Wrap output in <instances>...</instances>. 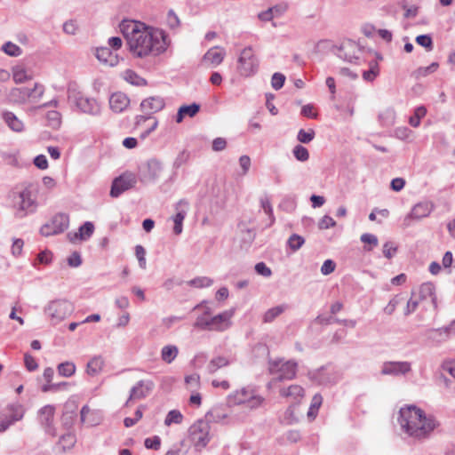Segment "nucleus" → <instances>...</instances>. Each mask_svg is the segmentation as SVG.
Returning a JSON list of instances; mask_svg holds the SVG:
<instances>
[{"label":"nucleus","mask_w":455,"mask_h":455,"mask_svg":"<svg viewBox=\"0 0 455 455\" xmlns=\"http://www.w3.org/2000/svg\"><path fill=\"white\" fill-rule=\"evenodd\" d=\"M254 388L244 387L228 395V403L233 405L245 404L250 395H252Z\"/></svg>","instance_id":"nucleus-24"},{"label":"nucleus","mask_w":455,"mask_h":455,"mask_svg":"<svg viewBox=\"0 0 455 455\" xmlns=\"http://www.w3.org/2000/svg\"><path fill=\"white\" fill-rule=\"evenodd\" d=\"M411 371V363L406 361L385 362L381 368L382 375L404 376Z\"/></svg>","instance_id":"nucleus-17"},{"label":"nucleus","mask_w":455,"mask_h":455,"mask_svg":"<svg viewBox=\"0 0 455 455\" xmlns=\"http://www.w3.org/2000/svg\"><path fill=\"white\" fill-rule=\"evenodd\" d=\"M238 71L241 76H251L256 74L259 68V60L251 46L245 47L238 58Z\"/></svg>","instance_id":"nucleus-8"},{"label":"nucleus","mask_w":455,"mask_h":455,"mask_svg":"<svg viewBox=\"0 0 455 455\" xmlns=\"http://www.w3.org/2000/svg\"><path fill=\"white\" fill-rule=\"evenodd\" d=\"M69 224V218L65 213H57L52 220L43 225L40 228V234L44 236H51L64 232Z\"/></svg>","instance_id":"nucleus-10"},{"label":"nucleus","mask_w":455,"mask_h":455,"mask_svg":"<svg viewBox=\"0 0 455 455\" xmlns=\"http://www.w3.org/2000/svg\"><path fill=\"white\" fill-rule=\"evenodd\" d=\"M200 110V105L197 103H192L190 105H183L178 109L176 115V122L181 123L186 116L189 117L195 116Z\"/></svg>","instance_id":"nucleus-32"},{"label":"nucleus","mask_w":455,"mask_h":455,"mask_svg":"<svg viewBox=\"0 0 455 455\" xmlns=\"http://www.w3.org/2000/svg\"><path fill=\"white\" fill-rule=\"evenodd\" d=\"M37 195V187L33 183L17 186L11 192L10 198L15 210V218L21 220L37 212L39 207Z\"/></svg>","instance_id":"nucleus-3"},{"label":"nucleus","mask_w":455,"mask_h":455,"mask_svg":"<svg viewBox=\"0 0 455 455\" xmlns=\"http://www.w3.org/2000/svg\"><path fill=\"white\" fill-rule=\"evenodd\" d=\"M24 246V242L20 238L13 239L12 245L11 248V252L14 257H20L22 253V249Z\"/></svg>","instance_id":"nucleus-64"},{"label":"nucleus","mask_w":455,"mask_h":455,"mask_svg":"<svg viewBox=\"0 0 455 455\" xmlns=\"http://www.w3.org/2000/svg\"><path fill=\"white\" fill-rule=\"evenodd\" d=\"M76 364L73 362L66 361L57 366V371L60 376L69 378L76 373Z\"/></svg>","instance_id":"nucleus-41"},{"label":"nucleus","mask_w":455,"mask_h":455,"mask_svg":"<svg viewBox=\"0 0 455 455\" xmlns=\"http://www.w3.org/2000/svg\"><path fill=\"white\" fill-rule=\"evenodd\" d=\"M48 125L52 128H59L60 125V114L56 110L49 111L46 115Z\"/></svg>","instance_id":"nucleus-53"},{"label":"nucleus","mask_w":455,"mask_h":455,"mask_svg":"<svg viewBox=\"0 0 455 455\" xmlns=\"http://www.w3.org/2000/svg\"><path fill=\"white\" fill-rule=\"evenodd\" d=\"M308 378L319 385L328 386L337 383L340 379V374L331 367H321L318 370L309 371Z\"/></svg>","instance_id":"nucleus-12"},{"label":"nucleus","mask_w":455,"mask_h":455,"mask_svg":"<svg viewBox=\"0 0 455 455\" xmlns=\"http://www.w3.org/2000/svg\"><path fill=\"white\" fill-rule=\"evenodd\" d=\"M119 28L127 41L129 51L136 58L157 56L167 48L166 35L163 30L133 20H124Z\"/></svg>","instance_id":"nucleus-1"},{"label":"nucleus","mask_w":455,"mask_h":455,"mask_svg":"<svg viewBox=\"0 0 455 455\" xmlns=\"http://www.w3.org/2000/svg\"><path fill=\"white\" fill-rule=\"evenodd\" d=\"M165 107L164 99L161 96H151L144 99L140 103L141 110L147 115H153Z\"/></svg>","instance_id":"nucleus-22"},{"label":"nucleus","mask_w":455,"mask_h":455,"mask_svg":"<svg viewBox=\"0 0 455 455\" xmlns=\"http://www.w3.org/2000/svg\"><path fill=\"white\" fill-rule=\"evenodd\" d=\"M210 318L208 315L202 314L196 318L194 327L209 331Z\"/></svg>","instance_id":"nucleus-59"},{"label":"nucleus","mask_w":455,"mask_h":455,"mask_svg":"<svg viewBox=\"0 0 455 455\" xmlns=\"http://www.w3.org/2000/svg\"><path fill=\"white\" fill-rule=\"evenodd\" d=\"M2 50L5 54L12 57H18L20 56L22 53L21 48L12 42H6L5 44H4L2 46Z\"/></svg>","instance_id":"nucleus-48"},{"label":"nucleus","mask_w":455,"mask_h":455,"mask_svg":"<svg viewBox=\"0 0 455 455\" xmlns=\"http://www.w3.org/2000/svg\"><path fill=\"white\" fill-rule=\"evenodd\" d=\"M135 255L139 261V265L141 268H146V251L142 245H136L135 246Z\"/></svg>","instance_id":"nucleus-60"},{"label":"nucleus","mask_w":455,"mask_h":455,"mask_svg":"<svg viewBox=\"0 0 455 455\" xmlns=\"http://www.w3.org/2000/svg\"><path fill=\"white\" fill-rule=\"evenodd\" d=\"M74 310L72 303L67 299H54L44 307V313L51 318L54 324L60 323Z\"/></svg>","instance_id":"nucleus-7"},{"label":"nucleus","mask_w":455,"mask_h":455,"mask_svg":"<svg viewBox=\"0 0 455 455\" xmlns=\"http://www.w3.org/2000/svg\"><path fill=\"white\" fill-rule=\"evenodd\" d=\"M25 410L23 406L18 403H11L1 413L0 433L5 432L15 422L23 419Z\"/></svg>","instance_id":"nucleus-9"},{"label":"nucleus","mask_w":455,"mask_h":455,"mask_svg":"<svg viewBox=\"0 0 455 455\" xmlns=\"http://www.w3.org/2000/svg\"><path fill=\"white\" fill-rule=\"evenodd\" d=\"M279 394L282 397L291 398L295 403H299L305 395V390L301 386L293 384L288 387L281 388Z\"/></svg>","instance_id":"nucleus-27"},{"label":"nucleus","mask_w":455,"mask_h":455,"mask_svg":"<svg viewBox=\"0 0 455 455\" xmlns=\"http://www.w3.org/2000/svg\"><path fill=\"white\" fill-rule=\"evenodd\" d=\"M316 321L321 324H331L333 323L343 324L351 328L355 327L356 321L352 319H339L333 318L331 316L324 317V316H317Z\"/></svg>","instance_id":"nucleus-38"},{"label":"nucleus","mask_w":455,"mask_h":455,"mask_svg":"<svg viewBox=\"0 0 455 455\" xmlns=\"http://www.w3.org/2000/svg\"><path fill=\"white\" fill-rule=\"evenodd\" d=\"M104 366V360L101 356L92 357L86 365V372L88 375L95 376L99 374Z\"/></svg>","instance_id":"nucleus-33"},{"label":"nucleus","mask_w":455,"mask_h":455,"mask_svg":"<svg viewBox=\"0 0 455 455\" xmlns=\"http://www.w3.org/2000/svg\"><path fill=\"white\" fill-rule=\"evenodd\" d=\"M162 164L156 159H150L140 171V180L143 183L155 182L160 176Z\"/></svg>","instance_id":"nucleus-16"},{"label":"nucleus","mask_w":455,"mask_h":455,"mask_svg":"<svg viewBox=\"0 0 455 455\" xmlns=\"http://www.w3.org/2000/svg\"><path fill=\"white\" fill-rule=\"evenodd\" d=\"M68 100L81 113L90 116H99L100 114L101 107L97 100L88 97L81 92L69 90Z\"/></svg>","instance_id":"nucleus-6"},{"label":"nucleus","mask_w":455,"mask_h":455,"mask_svg":"<svg viewBox=\"0 0 455 455\" xmlns=\"http://www.w3.org/2000/svg\"><path fill=\"white\" fill-rule=\"evenodd\" d=\"M183 419V415L178 410H172L165 417L164 424L171 426L172 424H180Z\"/></svg>","instance_id":"nucleus-49"},{"label":"nucleus","mask_w":455,"mask_h":455,"mask_svg":"<svg viewBox=\"0 0 455 455\" xmlns=\"http://www.w3.org/2000/svg\"><path fill=\"white\" fill-rule=\"evenodd\" d=\"M398 422L409 436L418 440L428 438L440 425L434 415L425 413L415 405L402 407L399 411Z\"/></svg>","instance_id":"nucleus-2"},{"label":"nucleus","mask_w":455,"mask_h":455,"mask_svg":"<svg viewBox=\"0 0 455 455\" xmlns=\"http://www.w3.org/2000/svg\"><path fill=\"white\" fill-rule=\"evenodd\" d=\"M44 92V85L36 83L32 88L27 87L28 102L36 103L43 96Z\"/></svg>","instance_id":"nucleus-37"},{"label":"nucleus","mask_w":455,"mask_h":455,"mask_svg":"<svg viewBox=\"0 0 455 455\" xmlns=\"http://www.w3.org/2000/svg\"><path fill=\"white\" fill-rule=\"evenodd\" d=\"M416 42L420 46L426 48L428 51L433 49V40L429 35H419L416 37Z\"/></svg>","instance_id":"nucleus-58"},{"label":"nucleus","mask_w":455,"mask_h":455,"mask_svg":"<svg viewBox=\"0 0 455 455\" xmlns=\"http://www.w3.org/2000/svg\"><path fill=\"white\" fill-rule=\"evenodd\" d=\"M123 77L126 82L135 86H143L147 84L146 79L131 69L125 70L124 72Z\"/></svg>","instance_id":"nucleus-40"},{"label":"nucleus","mask_w":455,"mask_h":455,"mask_svg":"<svg viewBox=\"0 0 455 455\" xmlns=\"http://www.w3.org/2000/svg\"><path fill=\"white\" fill-rule=\"evenodd\" d=\"M93 232V223L86 221L79 228L78 234H76V236H78L81 240L86 241L92 235Z\"/></svg>","instance_id":"nucleus-42"},{"label":"nucleus","mask_w":455,"mask_h":455,"mask_svg":"<svg viewBox=\"0 0 455 455\" xmlns=\"http://www.w3.org/2000/svg\"><path fill=\"white\" fill-rule=\"evenodd\" d=\"M144 445L147 449L157 451L160 449L161 446V439L157 435L146 438L144 441Z\"/></svg>","instance_id":"nucleus-61"},{"label":"nucleus","mask_w":455,"mask_h":455,"mask_svg":"<svg viewBox=\"0 0 455 455\" xmlns=\"http://www.w3.org/2000/svg\"><path fill=\"white\" fill-rule=\"evenodd\" d=\"M323 403V397L320 394H315L311 401L309 410L307 411V417L309 419H315L318 413V410Z\"/></svg>","instance_id":"nucleus-44"},{"label":"nucleus","mask_w":455,"mask_h":455,"mask_svg":"<svg viewBox=\"0 0 455 455\" xmlns=\"http://www.w3.org/2000/svg\"><path fill=\"white\" fill-rule=\"evenodd\" d=\"M188 439L196 452H202L212 440L211 426L204 419H198L188 430Z\"/></svg>","instance_id":"nucleus-4"},{"label":"nucleus","mask_w":455,"mask_h":455,"mask_svg":"<svg viewBox=\"0 0 455 455\" xmlns=\"http://www.w3.org/2000/svg\"><path fill=\"white\" fill-rule=\"evenodd\" d=\"M234 310H225L210 318L209 331H224L228 330L232 323L231 318L234 315Z\"/></svg>","instance_id":"nucleus-18"},{"label":"nucleus","mask_w":455,"mask_h":455,"mask_svg":"<svg viewBox=\"0 0 455 455\" xmlns=\"http://www.w3.org/2000/svg\"><path fill=\"white\" fill-rule=\"evenodd\" d=\"M71 387V384L67 381L59 383H45L42 386L41 390L44 393H57L60 391H67Z\"/></svg>","instance_id":"nucleus-39"},{"label":"nucleus","mask_w":455,"mask_h":455,"mask_svg":"<svg viewBox=\"0 0 455 455\" xmlns=\"http://www.w3.org/2000/svg\"><path fill=\"white\" fill-rule=\"evenodd\" d=\"M267 364L269 373L274 376L273 382L292 380L296 378L298 371V363L295 360L270 358L267 362Z\"/></svg>","instance_id":"nucleus-5"},{"label":"nucleus","mask_w":455,"mask_h":455,"mask_svg":"<svg viewBox=\"0 0 455 455\" xmlns=\"http://www.w3.org/2000/svg\"><path fill=\"white\" fill-rule=\"evenodd\" d=\"M231 361L223 355L214 356L210 360L206 366V372L208 374H214L218 370L228 366Z\"/></svg>","instance_id":"nucleus-31"},{"label":"nucleus","mask_w":455,"mask_h":455,"mask_svg":"<svg viewBox=\"0 0 455 455\" xmlns=\"http://www.w3.org/2000/svg\"><path fill=\"white\" fill-rule=\"evenodd\" d=\"M12 76H13V80L17 84H21V83L25 82L28 78V76H27L26 70L23 68H20V67H16L13 69Z\"/></svg>","instance_id":"nucleus-62"},{"label":"nucleus","mask_w":455,"mask_h":455,"mask_svg":"<svg viewBox=\"0 0 455 455\" xmlns=\"http://www.w3.org/2000/svg\"><path fill=\"white\" fill-rule=\"evenodd\" d=\"M136 177L132 173H124L116 178L111 186L110 196L112 197H118L124 191L132 188L136 184Z\"/></svg>","instance_id":"nucleus-14"},{"label":"nucleus","mask_w":455,"mask_h":455,"mask_svg":"<svg viewBox=\"0 0 455 455\" xmlns=\"http://www.w3.org/2000/svg\"><path fill=\"white\" fill-rule=\"evenodd\" d=\"M293 155H294V157L298 160V161H300V162H305V161H307L308 158H309V153H308V150L301 146V145H297L293 148Z\"/></svg>","instance_id":"nucleus-55"},{"label":"nucleus","mask_w":455,"mask_h":455,"mask_svg":"<svg viewBox=\"0 0 455 455\" xmlns=\"http://www.w3.org/2000/svg\"><path fill=\"white\" fill-rule=\"evenodd\" d=\"M288 306L285 304L278 305L267 309L263 315L264 323H272L276 317L283 314Z\"/></svg>","instance_id":"nucleus-35"},{"label":"nucleus","mask_w":455,"mask_h":455,"mask_svg":"<svg viewBox=\"0 0 455 455\" xmlns=\"http://www.w3.org/2000/svg\"><path fill=\"white\" fill-rule=\"evenodd\" d=\"M379 67L377 63H371L370 69L363 72V78L367 82H372L379 75Z\"/></svg>","instance_id":"nucleus-56"},{"label":"nucleus","mask_w":455,"mask_h":455,"mask_svg":"<svg viewBox=\"0 0 455 455\" xmlns=\"http://www.w3.org/2000/svg\"><path fill=\"white\" fill-rule=\"evenodd\" d=\"M427 114V109L425 107L420 106L418 107L415 111L414 115L410 117L409 123L412 127H418L420 124V119L424 117Z\"/></svg>","instance_id":"nucleus-50"},{"label":"nucleus","mask_w":455,"mask_h":455,"mask_svg":"<svg viewBox=\"0 0 455 455\" xmlns=\"http://www.w3.org/2000/svg\"><path fill=\"white\" fill-rule=\"evenodd\" d=\"M179 354V348L175 345H166L161 349V359L166 363H172Z\"/></svg>","instance_id":"nucleus-34"},{"label":"nucleus","mask_w":455,"mask_h":455,"mask_svg":"<svg viewBox=\"0 0 455 455\" xmlns=\"http://www.w3.org/2000/svg\"><path fill=\"white\" fill-rule=\"evenodd\" d=\"M265 399L261 395H258L256 390L252 392V395H250L249 400L246 402L248 408L253 410L260 407L264 403Z\"/></svg>","instance_id":"nucleus-52"},{"label":"nucleus","mask_w":455,"mask_h":455,"mask_svg":"<svg viewBox=\"0 0 455 455\" xmlns=\"http://www.w3.org/2000/svg\"><path fill=\"white\" fill-rule=\"evenodd\" d=\"M418 296L420 301L428 298L431 299L434 307H437V299L434 283L429 282L422 283L419 288Z\"/></svg>","instance_id":"nucleus-29"},{"label":"nucleus","mask_w":455,"mask_h":455,"mask_svg":"<svg viewBox=\"0 0 455 455\" xmlns=\"http://www.w3.org/2000/svg\"><path fill=\"white\" fill-rule=\"evenodd\" d=\"M55 406L47 404L43 406L37 413V419L44 433L50 436L57 435V429L54 426Z\"/></svg>","instance_id":"nucleus-11"},{"label":"nucleus","mask_w":455,"mask_h":455,"mask_svg":"<svg viewBox=\"0 0 455 455\" xmlns=\"http://www.w3.org/2000/svg\"><path fill=\"white\" fill-rule=\"evenodd\" d=\"M96 58L102 63L116 66L118 63L117 55L108 46L96 49Z\"/></svg>","instance_id":"nucleus-26"},{"label":"nucleus","mask_w":455,"mask_h":455,"mask_svg":"<svg viewBox=\"0 0 455 455\" xmlns=\"http://www.w3.org/2000/svg\"><path fill=\"white\" fill-rule=\"evenodd\" d=\"M155 384L150 379H141L138 381L130 390V395L125 405L131 401H137L146 398L154 389Z\"/></svg>","instance_id":"nucleus-15"},{"label":"nucleus","mask_w":455,"mask_h":455,"mask_svg":"<svg viewBox=\"0 0 455 455\" xmlns=\"http://www.w3.org/2000/svg\"><path fill=\"white\" fill-rule=\"evenodd\" d=\"M285 82L284 75L281 73H275L271 78V85L275 90L281 89Z\"/></svg>","instance_id":"nucleus-63"},{"label":"nucleus","mask_w":455,"mask_h":455,"mask_svg":"<svg viewBox=\"0 0 455 455\" xmlns=\"http://www.w3.org/2000/svg\"><path fill=\"white\" fill-rule=\"evenodd\" d=\"M3 119L5 124L15 132H21L24 130L23 122L19 119L12 112L5 111L3 113Z\"/></svg>","instance_id":"nucleus-30"},{"label":"nucleus","mask_w":455,"mask_h":455,"mask_svg":"<svg viewBox=\"0 0 455 455\" xmlns=\"http://www.w3.org/2000/svg\"><path fill=\"white\" fill-rule=\"evenodd\" d=\"M360 239L362 243L369 245L364 246V250L368 251H371L373 247H376L379 244L378 237L373 234L364 233L361 235Z\"/></svg>","instance_id":"nucleus-47"},{"label":"nucleus","mask_w":455,"mask_h":455,"mask_svg":"<svg viewBox=\"0 0 455 455\" xmlns=\"http://www.w3.org/2000/svg\"><path fill=\"white\" fill-rule=\"evenodd\" d=\"M260 207L264 211V212L268 216L269 218V224L268 226H272L275 222V216L273 212V207L270 203V200L267 196H263L259 200Z\"/></svg>","instance_id":"nucleus-45"},{"label":"nucleus","mask_w":455,"mask_h":455,"mask_svg":"<svg viewBox=\"0 0 455 455\" xmlns=\"http://www.w3.org/2000/svg\"><path fill=\"white\" fill-rule=\"evenodd\" d=\"M415 296H416V292L412 291L411 297L408 300L407 305H406V308L404 311L405 315H409L412 314L417 309L420 300L418 298H415Z\"/></svg>","instance_id":"nucleus-57"},{"label":"nucleus","mask_w":455,"mask_h":455,"mask_svg":"<svg viewBox=\"0 0 455 455\" xmlns=\"http://www.w3.org/2000/svg\"><path fill=\"white\" fill-rule=\"evenodd\" d=\"M130 104L129 98L123 92L113 93L109 98L110 108L116 113L123 112Z\"/></svg>","instance_id":"nucleus-25"},{"label":"nucleus","mask_w":455,"mask_h":455,"mask_svg":"<svg viewBox=\"0 0 455 455\" xmlns=\"http://www.w3.org/2000/svg\"><path fill=\"white\" fill-rule=\"evenodd\" d=\"M189 286L202 289L207 288L212 285L213 280L208 276H197L187 283Z\"/></svg>","instance_id":"nucleus-43"},{"label":"nucleus","mask_w":455,"mask_h":455,"mask_svg":"<svg viewBox=\"0 0 455 455\" xmlns=\"http://www.w3.org/2000/svg\"><path fill=\"white\" fill-rule=\"evenodd\" d=\"M360 52L358 45L352 40L344 41L337 49V56L347 62L353 63L358 60L357 53Z\"/></svg>","instance_id":"nucleus-19"},{"label":"nucleus","mask_w":455,"mask_h":455,"mask_svg":"<svg viewBox=\"0 0 455 455\" xmlns=\"http://www.w3.org/2000/svg\"><path fill=\"white\" fill-rule=\"evenodd\" d=\"M103 415L100 410H91L88 405H84L80 411V419L84 424L90 427L99 425L102 420Z\"/></svg>","instance_id":"nucleus-23"},{"label":"nucleus","mask_w":455,"mask_h":455,"mask_svg":"<svg viewBox=\"0 0 455 455\" xmlns=\"http://www.w3.org/2000/svg\"><path fill=\"white\" fill-rule=\"evenodd\" d=\"M315 135V131L312 129H308L307 131L304 129H300L298 132L297 140L301 143L307 144L314 140Z\"/></svg>","instance_id":"nucleus-54"},{"label":"nucleus","mask_w":455,"mask_h":455,"mask_svg":"<svg viewBox=\"0 0 455 455\" xmlns=\"http://www.w3.org/2000/svg\"><path fill=\"white\" fill-rule=\"evenodd\" d=\"M305 243L303 236L298 234H292L287 240V246L292 251H297Z\"/></svg>","instance_id":"nucleus-46"},{"label":"nucleus","mask_w":455,"mask_h":455,"mask_svg":"<svg viewBox=\"0 0 455 455\" xmlns=\"http://www.w3.org/2000/svg\"><path fill=\"white\" fill-rule=\"evenodd\" d=\"M229 413L227 406L223 404H217L213 406L204 416L205 421L210 425L211 422L214 423H228Z\"/></svg>","instance_id":"nucleus-20"},{"label":"nucleus","mask_w":455,"mask_h":455,"mask_svg":"<svg viewBox=\"0 0 455 455\" xmlns=\"http://www.w3.org/2000/svg\"><path fill=\"white\" fill-rule=\"evenodd\" d=\"M9 98L12 101L15 103H27L28 102V93L27 87H17L13 88L10 91Z\"/></svg>","instance_id":"nucleus-36"},{"label":"nucleus","mask_w":455,"mask_h":455,"mask_svg":"<svg viewBox=\"0 0 455 455\" xmlns=\"http://www.w3.org/2000/svg\"><path fill=\"white\" fill-rule=\"evenodd\" d=\"M435 205L430 201H422L416 204L411 212L405 216L403 225L409 227L411 225L412 220H419L431 214L434 211Z\"/></svg>","instance_id":"nucleus-13"},{"label":"nucleus","mask_w":455,"mask_h":455,"mask_svg":"<svg viewBox=\"0 0 455 455\" xmlns=\"http://www.w3.org/2000/svg\"><path fill=\"white\" fill-rule=\"evenodd\" d=\"M226 52L218 46L209 49L204 55V60L212 67L219 66L224 60Z\"/></svg>","instance_id":"nucleus-28"},{"label":"nucleus","mask_w":455,"mask_h":455,"mask_svg":"<svg viewBox=\"0 0 455 455\" xmlns=\"http://www.w3.org/2000/svg\"><path fill=\"white\" fill-rule=\"evenodd\" d=\"M76 442V435L72 433L65 434L60 438V443L62 445L63 451L73 448Z\"/></svg>","instance_id":"nucleus-51"},{"label":"nucleus","mask_w":455,"mask_h":455,"mask_svg":"<svg viewBox=\"0 0 455 455\" xmlns=\"http://www.w3.org/2000/svg\"><path fill=\"white\" fill-rule=\"evenodd\" d=\"M175 209L177 212L172 218L174 223L173 233L175 235H180L183 230V221L188 213V203L186 200H180L176 204Z\"/></svg>","instance_id":"nucleus-21"}]
</instances>
